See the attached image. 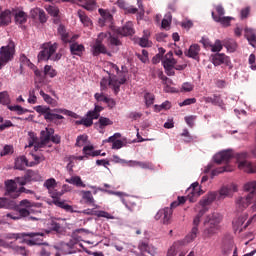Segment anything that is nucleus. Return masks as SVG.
<instances>
[{"label":"nucleus","mask_w":256,"mask_h":256,"mask_svg":"<svg viewBox=\"0 0 256 256\" xmlns=\"http://www.w3.org/2000/svg\"><path fill=\"white\" fill-rule=\"evenodd\" d=\"M83 51H85V46H83V44L72 43L70 45V53H72V55L81 57V55H83Z\"/></svg>","instance_id":"30"},{"label":"nucleus","mask_w":256,"mask_h":256,"mask_svg":"<svg viewBox=\"0 0 256 256\" xmlns=\"http://www.w3.org/2000/svg\"><path fill=\"white\" fill-rule=\"evenodd\" d=\"M29 138H28V147H34L35 151H39V149H43V147H39V138H37V135H35L34 132H29Z\"/></svg>","instance_id":"28"},{"label":"nucleus","mask_w":256,"mask_h":256,"mask_svg":"<svg viewBox=\"0 0 256 256\" xmlns=\"http://www.w3.org/2000/svg\"><path fill=\"white\" fill-rule=\"evenodd\" d=\"M122 203L125 204V207L127 208L128 211H137V203L133 201V199L128 198V199H123Z\"/></svg>","instance_id":"45"},{"label":"nucleus","mask_w":256,"mask_h":256,"mask_svg":"<svg viewBox=\"0 0 256 256\" xmlns=\"http://www.w3.org/2000/svg\"><path fill=\"white\" fill-rule=\"evenodd\" d=\"M138 249L141 253V256H154L153 247L149 245L148 241H141L138 245Z\"/></svg>","instance_id":"20"},{"label":"nucleus","mask_w":256,"mask_h":256,"mask_svg":"<svg viewBox=\"0 0 256 256\" xmlns=\"http://www.w3.org/2000/svg\"><path fill=\"white\" fill-rule=\"evenodd\" d=\"M28 103H30L31 105H35V103H37V96L35 95V90L29 91Z\"/></svg>","instance_id":"64"},{"label":"nucleus","mask_w":256,"mask_h":256,"mask_svg":"<svg viewBox=\"0 0 256 256\" xmlns=\"http://www.w3.org/2000/svg\"><path fill=\"white\" fill-rule=\"evenodd\" d=\"M66 183H70V185H75L76 187H86L79 176H72L71 178L66 179Z\"/></svg>","instance_id":"40"},{"label":"nucleus","mask_w":256,"mask_h":256,"mask_svg":"<svg viewBox=\"0 0 256 256\" xmlns=\"http://www.w3.org/2000/svg\"><path fill=\"white\" fill-rule=\"evenodd\" d=\"M43 232H28V233H18V234H9L8 239H21L23 237H29L30 239H24V243L33 247V245H40Z\"/></svg>","instance_id":"7"},{"label":"nucleus","mask_w":256,"mask_h":256,"mask_svg":"<svg viewBox=\"0 0 256 256\" xmlns=\"http://www.w3.org/2000/svg\"><path fill=\"white\" fill-rule=\"evenodd\" d=\"M54 113H62V115H67L73 119H79V115L77 113L63 108L54 109Z\"/></svg>","instance_id":"44"},{"label":"nucleus","mask_w":256,"mask_h":256,"mask_svg":"<svg viewBox=\"0 0 256 256\" xmlns=\"http://www.w3.org/2000/svg\"><path fill=\"white\" fill-rule=\"evenodd\" d=\"M33 162H30L29 167H34V165H39L41 161H43L45 158L43 156H37V155H32Z\"/></svg>","instance_id":"61"},{"label":"nucleus","mask_w":256,"mask_h":256,"mask_svg":"<svg viewBox=\"0 0 256 256\" xmlns=\"http://www.w3.org/2000/svg\"><path fill=\"white\" fill-rule=\"evenodd\" d=\"M245 191L249 194L246 197H238L236 200V209L238 211H243L247 209L251 203L256 201V181L248 182L244 185Z\"/></svg>","instance_id":"3"},{"label":"nucleus","mask_w":256,"mask_h":256,"mask_svg":"<svg viewBox=\"0 0 256 256\" xmlns=\"http://www.w3.org/2000/svg\"><path fill=\"white\" fill-rule=\"evenodd\" d=\"M13 57H15V44L10 42L7 46H2L0 48V70H2L9 61H13Z\"/></svg>","instance_id":"8"},{"label":"nucleus","mask_w":256,"mask_h":256,"mask_svg":"<svg viewBox=\"0 0 256 256\" xmlns=\"http://www.w3.org/2000/svg\"><path fill=\"white\" fill-rule=\"evenodd\" d=\"M55 134V129L53 128H45L40 132V143L36 145V147H44L51 141V136Z\"/></svg>","instance_id":"15"},{"label":"nucleus","mask_w":256,"mask_h":256,"mask_svg":"<svg viewBox=\"0 0 256 256\" xmlns=\"http://www.w3.org/2000/svg\"><path fill=\"white\" fill-rule=\"evenodd\" d=\"M131 167H140V169H153V163L141 162V161H130Z\"/></svg>","instance_id":"36"},{"label":"nucleus","mask_w":256,"mask_h":256,"mask_svg":"<svg viewBox=\"0 0 256 256\" xmlns=\"http://www.w3.org/2000/svg\"><path fill=\"white\" fill-rule=\"evenodd\" d=\"M8 247L13 251V253H16V255L29 256V250L25 249L24 246H19L11 242L8 244Z\"/></svg>","instance_id":"27"},{"label":"nucleus","mask_w":256,"mask_h":256,"mask_svg":"<svg viewBox=\"0 0 256 256\" xmlns=\"http://www.w3.org/2000/svg\"><path fill=\"white\" fill-rule=\"evenodd\" d=\"M78 17L81 21V23H83V25H85V27H91L92 22H91V18L87 16V14H85V12H83V10H78Z\"/></svg>","instance_id":"37"},{"label":"nucleus","mask_w":256,"mask_h":256,"mask_svg":"<svg viewBox=\"0 0 256 256\" xmlns=\"http://www.w3.org/2000/svg\"><path fill=\"white\" fill-rule=\"evenodd\" d=\"M44 187H46L48 191H51L57 187V181L54 178H50L44 182Z\"/></svg>","instance_id":"49"},{"label":"nucleus","mask_w":256,"mask_h":256,"mask_svg":"<svg viewBox=\"0 0 256 256\" xmlns=\"http://www.w3.org/2000/svg\"><path fill=\"white\" fill-rule=\"evenodd\" d=\"M14 19L16 25H25V23H27L28 15L23 10H15Z\"/></svg>","instance_id":"23"},{"label":"nucleus","mask_w":256,"mask_h":256,"mask_svg":"<svg viewBox=\"0 0 256 256\" xmlns=\"http://www.w3.org/2000/svg\"><path fill=\"white\" fill-rule=\"evenodd\" d=\"M223 221V216L217 212L209 214L205 221V229L203 231L204 239H211L214 235H217V231L221 229V222Z\"/></svg>","instance_id":"2"},{"label":"nucleus","mask_w":256,"mask_h":256,"mask_svg":"<svg viewBox=\"0 0 256 256\" xmlns=\"http://www.w3.org/2000/svg\"><path fill=\"white\" fill-rule=\"evenodd\" d=\"M106 38L109 40L110 45H113L115 47H119L122 45L121 40H119V38L111 35L110 32H106V33L102 32L99 34V39H106Z\"/></svg>","instance_id":"24"},{"label":"nucleus","mask_w":256,"mask_h":256,"mask_svg":"<svg viewBox=\"0 0 256 256\" xmlns=\"http://www.w3.org/2000/svg\"><path fill=\"white\" fill-rule=\"evenodd\" d=\"M47 12L49 13V15H51L52 17H57L59 15V8L55 7V6H49L47 8Z\"/></svg>","instance_id":"63"},{"label":"nucleus","mask_w":256,"mask_h":256,"mask_svg":"<svg viewBox=\"0 0 256 256\" xmlns=\"http://www.w3.org/2000/svg\"><path fill=\"white\" fill-rule=\"evenodd\" d=\"M231 159H233V152H231V150L219 152L214 156V161L218 165H221V163H227L228 161H231Z\"/></svg>","instance_id":"18"},{"label":"nucleus","mask_w":256,"mask_h":256,"mask_svg":"<svg viewBox=\"0 0 256 256\" xmlns=\"http://www.w3.org/2000/svg\"><path fill=\"white\" fill-rule=\"evenodd\" d=\"M58 34L60 35L63 43H69V33L67 32V29H65V26L60 25L58 27Z\"/></svg>","instance_id":"43"},{"label":"nucleus","mask_w":256,"mask_h":256,"mask_svg":"<svg viewBox=\"0 0 256 256\" xmlns=\"http://www.w3.org/2000/svg\"><path fill=\"white\" fill-rule=\"evenodd\" d=\"M144 99H145V104L147 105V107H151V105H153V103H155V95L147 92L144 95Z\"/></svg>","instance_id":"51"},{"label":"nucleus","mask_w":256,"mask_h":256,"mask_svg":"<svg viewBox=\"0 0 256 256\" xmlns=\"http://www.w3.org/2000/svg\"><path fill=\"white\" fill-rule=\"evenodd\" d=\"M200 51L201 47L199 46V44H192L185 52V55L186 57H190L191 59H195L196 61H198Z\"/></svg>","instance_id":"21"},{"label":"nucleus","mask_w":256,"mask_h":256,"mask_svg":"<svg viewBox=\"0 0 256 256\" xmlns=\"http://www.w3.org/2000/svg\"><path fill=\"white\" fill-rule=\"evenodd\" d=\"M195 86H193V84L189 83V82H185L182 84V88L181 91H183L184 93H191V91H193Z\"/></svg>","instance_id":"56"},{"label":"nucleus","mask_w":256,"mask_h":256,"mask_svg":"<svg viewBox=\"0 0 256 256\" xmlns=\"http://www.w3.org/2000/svg\"><path fill=\"white\" fill-rule=\"evenodd\" d=\"M44 74L49 75V77L53 78L57 76V71L53 69L51 65H46L44 67Z\"/></svg>","instance_id":"52"},{"label":"nucleus","mask_w":256,"mask_h":256,"mask_svg":"<svg viewBox=\"0 0 256 256\" xmlns=\"http://www.w3.org/2000/svg\"><path fill=\"white\" fill-rule=\"evenodd\" d=\"M162 65L166 71V75H169L170 77L175 75V65H177V60H175V58H173V52H168L163 61H162Z\"/></svg>","instance_id":"11"},{"label":"nucleus","mask_w":256,"mask_h":256,"mask_svg":"<svg viewBox=\"0 0 256 256\" xmlns=\"http://www.w3.org/2000/svg\"><path fill=\"white\" fill-rule=\"evenodd\" d=\"M87 135L83 134V135H79L76 139V147H83L85 143H87Z\"/></svg>","instance_id":"54"},{"label":"nucleus","mask_w":256,"mask_h":256,"mask_svg":"<svg viewBox=\"0 0 256 256\" xmlns=\"http://www.w3.org/2000/svg\"><path fill=\"white\" fill-rule=\"evenodd\" d=\"M50 197H52V201L48 202L50 205H56L60 209H64L67 213H79L77 210L73 209V206L65 203V200H61V197L65 195V191H57V190H50L49 191Z\"/></svg>","instance_id":"6"},{"label":"nucleus","mask_w":256,"mask_h":256,"mask_svg":"<svg viewBox=\"0 0 256 256\" xmlns=\"http://www.w3.org/2000/svg\"><path fill=\"white\" fill-rule=\"evenodd\" d=\"M93 149H95V147H93V145L84 146V148H83L84 155H88L89 157H99V155H101V150L93 151Z\"/></svg>","instance_id":"33"},{"label":"nucleus","mask_w":256,"mask_h":256,"mask_svg":"<svg viewBox=\"0 0 256 256\" xmlns=\"http://www.w3.org/2000/svg\"><path fill=\"white\" fill-rule=\"evenodd\" d=\"M236 159L238 161V169L244 171V173H256V164L244 160L247 159V152L236 154Z\"/></svg>","instance_id":"9"},{"label":"nucleus","mask_w":256,"mask_h":256,"mask_svg":"<svg viewBox=\"0 0 256 256\" xmlns=\"http://www.w3.org/2000/svg\"><path fill=\"white\" fill-rule=\"evenodd\" d=\"M211 15H212V19L216 23H221L223 27H229L231 25V21H233V17L217 16L215 15V12H212Z\"/></svg>","instance_id":"25"},{"label":"nucleus","mask_w":256,"mask_h":256,"mask_svg":"<svg viewBox=\"0 0 256 256\" xmlns=\"http://www.w3.org/2000/svg\"><path fill=\"white\" fill-rule=\"evenodd\" d=\"M13 145H5L3 150L0 152V157H6V155H13Z\"/></svg>","instance_id":"50"},{"label":"nucleus","mask_w":256,"mask_h":256,"mask_svg":"<svg viewBox=\"0 0 256 256\" xmlns=\"http://www.w3.org/2000/svg\"><path fill=\"white\" fill-rule=\"evenodd\" d=\"M82 199L85 201L86 205H92L93 207H98L95 204V198L93 197V194L91 193V191H85L82 190Z\"/></svg>","instance_id":"29"},{"label":"nucleus","mask_w":256,"mask_h":256,"mask_svg":"<svg viewBox=\"0 0 256 256\" xmlns=\"http://www.w3.org/2000/svg\"><path fill=\"white\" fill-rule=\"evenodd\" d=\"M109 67H110L109 75H115L114 73H116V77H118V79L125 77V72L119 70V66H117V64L110 63Z\"/></svg>","instance_id":"35"},{"label":"nucleus","mask_w":256,"mask_h":256,"mask_svg":"<svg viewBox=\"0 0 256 256\" xmlns=\"http://www.w3.org/2000/svg\"><path fill=\"white\" fill-rule=\"evenodd\" d=\"M212 53H219L220 51L223 50V41L221 40H216L214 44L210 45Z\"/></svg>","instance_id":"47"},{"label":"nucleus","mask_w":256,"mask_h":256,"mask_svg":"<svg viewBox=\"0 0 256 256\" xmlns=\"http://www.w3.org/2000/svg\"><path fill=\"white\" fill-rule=\"evenodd\" d=\"M24 176L26 177V181H28V183H31V181H39L40 178L39 173L33 170H27Z\"/></svg>","instance_id":"41"},{"label":"nucleus","mask_w":256,"mask_h":256,"mask_svg":"<svg viewBox=\"0 0 256 256\" xmlns=\"http://www.w3.org/2000/svg\"><path fill=\"white\" fill-rule=\"evenodd\" d=\"M20 207H25V209H31V207H35V202L24 199L20 201Z\"/></svg>","instance_id":"59"},{"label":"nucleus","mask_w":256,"mask_h":256,"mask_svg":"<svg viewBox=\"0 0 256 256\" xmlns=\"http://www.w3.org/2000/svg\"><path fill=\"white\" fill-rule=\"evenodd\" d=\"M43 237H45V233H43L42 237H38L40 239L39 244H34V245H44V247L40 251L41 256H51V246H49L48 243L43 242Z\"/></svg>","instance_id":"32"},{"label":"nucleus","mask_w":256,"mask_h":256,"mask_svg":"<svg viewBox=\"0 0 256 256\" xmlns=\"http://www.w3.org/2000/svg\"><path fill=\"white\" fill-rule=\"evenodd\" d=\"M187 199L190 203H195L201 195H203V191L201 190V186H199V182H194L188 189H187Z\"/></svg>","instance_id":"13"},{"label":"nucleus","mask_w":256,"mask_h":256,"mask_svg":"<svg viewBox=\"0 0 256 256\" xmlns=\"http://www.w3.org/2000/svg\"><path fill=\"white\" fill-rule=\"evenodd\" d=\"M231 189L227 186H223L219 191L208 192L194 208L195 211L200 208L196 217L193 220V227L190 234L187 235V241H195L197 239V233H199V223H201V217H203L207 211H209L208 205H211L213 201H222L225 197H229Z\"/></svg>","instance_id":"1"},{"label":"nucleus","mask_w":256,"mask_h":256,"mask_svg":"<svg viewBox=\"0 0 256 256\" xmlns=\"http://www.w3.org/2000/svg\"><path fill=\"white\" fill-rule=\"evenodd\" d=\"M95 216L104 217L105 219H113V216L109 212H105L101 210H96Z\"/></svg>","instance_id":"58"},{"label":"nucleus","mask_w":256,"mask_h":256,"mask_svg":"<svg viewBox=\"0 0 256 256\" xmlns=\"http://www.w3.org/2000/svg\"><path fill=\"white\" fill-rule=\"evenodd\" d=\"M84 1H85L84 9H86L87 11H93V9H95V0H84Z\"/></svg>","instance_id":"60"},{"label":"nucleus","mask_w":256,"mask_h":256,"mask_svg":"<svg viewBox=\"0 0 256 256\" xmlns=\"http://www.w3.org/2000/svg\"><path fill=\"white\" fill-rule=\"evenodd\" d=\"M6 192L12 199L19 197V189H17V182L15 180L5 181Z\"/></svg>","instance_id":"17"},{"label":"nucleus","mask_w":256,"mask_h":256,"mask_svg":"<svg viewBox=\"0 0 256 256\" xmlns=\"http://www.w3.org/2000/svg\"><path fill=\"white\" fill-rule=\"evenodd\" d=\"M127 83V78L123 76L122 78H118L113 74H109V80L107 78H103L100 82V87L102 91L107 89V85L113 89L115 95H117L121 91V85H125Z\"/></svg>","instance_id":"5"},{"label":"nucleus","mask_w":256,"mask_h":256,"mask_svg":"<svg viewBox=\"0 0 256 256\" xmlns=\"http://www.w3.org/2000/svg\"><path fill=\"white\" fill-rule=\"evenodd\" d=\"M36 112L40 113V115H43L44 119L48 123H55V121L65 119V117H63V115H59V114L51 112V108H49L47 106H37Z\"/></svg>","instance_id":"10"},{"label":"nucleus","mask_w":256,"mask_h":256,"mask_svg":"<svg viewBox=\"0 0 256 256\" xmlns=\"http://www.w3.org/2000/svg\"><path fill=\"white\" fill-rule=\"evenodd\" d=\"M94 98L98 103H107V99H109V97L103 95V93H95Z\"/></svg>","instance_id":"57"},{"label":"nucleus","mask_w":256,"mask_h":256,"mask_svg":"<svg viewBox=\"0 0 256 256\" xmlns=\"http://www.w3.org/2000/svg\"><path fill=\"white\" fill-rule=\"evenodd\" d=\"M95 125H98L100 129H105L106 127H109V125H113V121L107 117L101 116Z\"/></svg>","instance_id":"39"},{"label":"nucleus","mask_w":256,"mask_h":256,"mask_svg":"<svg viewBox=\"0 0 256 256\" xmlns=\"http://www.w3.org/2000/svg\"><path fill=\"white\" fill-rule=\"evenodd\" d=\"M223 45L230 51V53H235V51H237V42L233 39L223 40Z\"/></svg>","instance_id":"34"},{"label":"nucleus","mask_w":256,"mask_h":256,"mask_svg":"<svg viewBox=\"0 0 256 256\" xmlns=\"http://www.w3.org/2000/svg\"><path fill=\"white\" fill-rule=\"evenodd\" d=\"M43 50L38 54L39 61H61V57L63 54L61 52H57L59 48V44L47 42L42 45ZM56 53V54H55Z\"/></svg>","instance_id":"4"},{"label":"nucleus","mask_w":256,"mask_h":256,"mask_svg":"<svg viewBox=\"0 0 256 256\" xmlns=\"http://www.w3.org/2000/svg\"><path fill=\"white\" fill-rule=\"evenodd\" d=\"M202 100L206 103H211L212 105H223V99H221V95L214 94L213 97H203Z\"/></svg>","instance_id":"31"},{"label":"nucleus","mask_w":256,"mask_h":256,"mask_svg":"<svg viewBox=\"0 0 256 256\" xmlns=\"http://www.w3.org/2000/svg\"><path fill=\"white\" fill-rule=\"evenodd\" d=\"M11 23V11L5 10L0 14V25H9Z\"/></svg>","instance_id":"38"},{"label":"nucleus","mask_w":256,"mask_h":256,"mask_svg":"<svg viewBox=\"0 0 256 256\" xmlns=\"http://www.w3.org/2000/svg\"><path fill=\"white\" fill-rule=\"evenodd\" d=\"M212 63L215 67H219V65H229L231 59L229 56L225 55V53H216L212 55Z\"/></svg>","instance_id":"16"},{"label":"nucleus","mask_w":256,"mask_h":256,"mask_svg":"<svg viewBox=\"0 0 256 256\" xmlns=\"http://www.w3.org/2000/svg\"><path fill=\"white\" fill-rule=\"evenodd\" d=\"M248 217H249V215L244 214V215H242V216H240V217L234 219V220L232 221V224L234 225V227L239 228V227H241V226L243 225V223H245V221H247V218H248Z\"/></svg>","instance_id":"46"},{"label":"nucleus","mask_w":256,"mask_h":256,"mask_svg":"<svg viewBox=\"0 0 256 256\" xmlns=\"http://www.w3.org/2000/svg\"><path fill=\"white\" fill-rule=\"evenodd\" d=\"M184 119L187 125H189L191 128L195 127V120L197 119V116H194V115L186 116Z\"/></svg>","instance_id":"62"},{"label":"nucleus","mask_w":256,"mask_h":256,"mask_svg":"<svg viewBox=\"0 0 256 256\" xmlns=\"http://www.w3.org/2000/svg\"><path fill=\"white\" fill-rule=\"evenodd\" d=\"M118 33L119 35H123V37H129V35H135L133 22H127L122 28L118 29Z\"/></svg>","instance_id":"22"},{"label":"nucleus","mask_w":256,"mask_h":256,"mask_svg":"<svg viewBox=\"0 0 256 256\" xmlns=\"http://www.w3.org/2000/svg\"><path fill=\"white\" fill-rule=\"evenodd\" d=\"M244 37L247 39L249 45L255 47L256 45V33L255 30L251 28H245L244 30Z\"/></svg>","instance_id":"26"},{"label":"nucleus","mask_w":256,"mask_h":256,"mask_svg":"<svg viewBox=\"0 0 256 256\" xmlns=\"http://www.w3.org/2000/svg\"><path fill=\"white\" fill-rule=\"evenodd\" d=\"M172 215H173V210L169 207H166L157 212V214L155 215V219L156 221H159L160 219H162V223L164 225H169V223H171Z\"/></svg>","instance_id":"14"},{"label":"nucleus","mask_w":256,"mask_h":256,"mask_svg":"<svg viewBox=\"0 0 256 256\" xmlns=\"http://www.w3.org/2000/svg\"><path fill=\"white\" fill-rule=\"evenodd\" d=\"M8 109L10 111H15L18 115H23L24 113H27V109L21 107L20 105L15 106H8Z\"/></svg>","instance_id":"53"},{"label":"nucleus","mask_w":256,"mask_h":256,"mask_svg":"<svg viewBox=\"0 0 256 256\" xmlns=\"http://www.w3.org/2000/svg\"><path fill=\"white\" fill-rule=\"evenodd\" d=\"M109 55L111 56V53L107 52V47L103 45V42H101V39L98 38L96 40L94 46L92 47V55L94 57H99V55Z\"/></svg>","instance_id":"19"},{"label":"nucleus","mask_w":256,"mask_h":256,"mask_svg":"<svg viewBox=\"0 0 256 256\" xmlns=\"http://www.w3.org/2000/svg\"><path fill=\"white\" fill-rule=\"evenodd\" d=\"M0 103L1 105H9V103H11V99L9 98V92H0Z\"/></svg>","instance_id":"48"},{"label":"nucleus","mask_w":256,"mask_h":256,"mask_svg":"<svg viewBox=\"0 0 256 256\" xmlns=\"http://www.w3.org/2000/svg\"><path fill=\"white\" fill-rule=\"evenodd\" d=\"M20 63V67H30V65H32L31 60H29V58H27V56H25L24 54L20 55Z\"/></svg>","instance_id":"55"},{"label":"nucleus","mask_w":256,"mask_h":256,"mask_svg":"<svg viewBox=\"0 0 256 256\" xmlns=\"http://www.w3.org/2000/svg\"><path fill=\"white\" fill-rule=\"evenodd\" d=\"M40 95L45 101V103H47L48 105H51L52 107L57 106V100L53 99L49 94H46L43 90H40Z\"/></svg>","instance_id":"42"},{"label":"nucleus","mask_w":256,"mask_h":256,"mask_svg":"<svg viewBox=\"0 0 256 256\" xmlns=\"http://www.w3.org/2000/svg\"><path fill=\"white\" fill-rule=\"evenodd\" d=\"M98 13L100 14L99 27H113V14L109 10L100 8Z\"/></svg>","instance_id":"12"}]
</instances>
